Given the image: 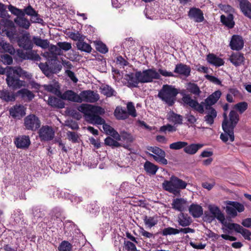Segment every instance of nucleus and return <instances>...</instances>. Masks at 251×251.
<instances>
[{"mask_svg":"<svg viewBox=\"0 0 251 251\" xmlns=\"http://www.w3.org/2000/svg\"><path fill=\"white\" fill-rule=\"evenodd\" d=\"M244 45V42L241 36L235 34L231 37L229 46L232 50H240L243 48Z\"/></svg>","mask_w":251,"mask_h":251,"instance_id":"f3484780","label":"nucleus"},{"mask_svg":"<svg viewBox=\"0 0 251 251\" xmlns=\"http://www.w3.org/2000/svg\"><path fill=\"white\" fill-rule=\"evenodd\" d=\"M187 201L183 198L174 199L172 203V207L175 210L182 212L184 210V205Z\"/></svg>","mask_w":251,"mask_h":251,"instance_id":"2f4dec72","label":"nucleus"},{"mask_svg":"<svg viewBox=\"0 0 251 251\" xmlns=\"http://www.w3.org/2000/svg\"><path fill=\"white\" fill-rule=\"evenodd\" d=\"M188 183L178 177L172 176L169 180H164L162 188L176 196L179 195L180 190L186 188Z\"/></svg>","mask_w":251,"mask_h":251,"instance_id":"20e7f679","label":"nucleus"},{"mask_svg":"<svg viewBox=\"0 0 251 251\" xmlns=\"http://www.w3.org/2000/svg\"><path fill=\"white\" fill-rule=\"evenodd\" d=\"M47 101L48 105L53 108L62 109L65 107V102L62 100L55 97H49Z\"/></svg>","mask_w":251,"mask_h":251,"instance_id":"a878e982","label":"nucleus"},{"mask_svg":"<svg viewBox=\"0 0 251 251\" xmlns=\"http://www.w3.org/2000/svg\"><path fill=\"white\" fill-rule=\"evenodd\" d=\"M189 211L194 218H199L203 214L202 207L198 204H191L189 207Z\"/></svg>","mask_w":251,"mask_h":251,"instance_id":"c756f323","label":"nucleus"},{"mask_svg":"<svg viewBox=\"0 0 251 251\" xmlns=\"http://www.w3.org/2000/svg\"><path fill=\"white\" fill-rule=\"evenodd\" d=\"M80 96L82 99V101L92 103L97 101L100 99L99 94L91 90L82 91Z\"/></svg>","mask_w":251,"mask_h":251,"instance_id":"a211bd4d","label":"nucleus"},{"mask_svg":"<svg viewBox=\"0 0 251 251\" xmlns=\"http://www.w3.org/2000/svg\"><path fill=\"white\" fill-rule=\"evenodd\" d=\"M77 49L81 51L87 53H90L92 50V48L90 44L85 42L84 39L76 43Z\"/></svg>","mask_w":251,"mask_h":251,"instance_id":"37998d69","label":"nucleus"},{"mask_svg":"<svg viewBox=\"0 0 251 251\" xmlns=\"http://www.w3.org/2000/svg\"><path fill=\"white\" fill-rule=\"evenodd\" d=\"M207 111L206 115L204 116V119L206 123L211 126L213 124L214 119L217 116L216 110L213 107H205Z\"/></svg>","mask_w":251,"mask_h":251,"instance_id":"412c9836","label":"nucleus"},{"mask_svg":"<svg viewBox=\"0 0 251 251\" xmlns=\"http://www.w3.org/2000/svg\"><path fill=\"white\" fill-rule=\"evenodd\" d=\"M96 50L100 53L105 54L108 51L106 46L101 41H97L95 43Z\"/></svg>","mask_w":251,"mask_h":251,"instance_id":"5fc2aeb1","label":"nucleus"},{"mask_svg":"<svg viewBox=\"0 0 251 251\" xmlns=\"http://www.w3.org/2000/svg\"><path fill=\"white\" fill-rule=\"evenodd\" d=\"M36 12V11L30 5H28L23 9V12L24 13L25 17V15L30 17L34 14H35Z\"/></svg>","mask_w":251,"mask_h":251,"instance_id":"0e129e2a","label":"nucleus"},{"mask_svg":"<svg viewBox=\"0 0 251 251\" xmlns=\"http://www.w3.org/2000/svg\"><path fill=\"white\" fill-rule=\"evenodd\" d=\"M116 140L125 142L126 143H130L133 142L134 138L133 136L129 133L123 131L120 134L118 133V136L115 138Z\"/></svg>","mask_w":251,"mask_h":251,"instance_id":"f704fd0d","label":"nucleus"},{"mask_svg":"<svg viewBox=\"0 0 251 251\" xmlns=\"http://www.w3.org/2000/svg\"><path fill=\"white\" fill-rule=\"evenodd\" d=\"M14 143L18 149H27L30 144L29 137L27 135L19 136L15 138Z\"/></svg>","mask_w":251,"mask_h":251,"instance_id":"aec40b11","label":"nucleus"},{"mask_svg":"<svg viewBox=\"0 0 251 251\" xmlns=\"http://www.w3.org/2000/svg\"><path fill=\"white\" fill-rule=\"evenodd\" d=\"M144 169L147 174L151 176L156 174L159 168L149 161H146L144 164Z\"/></svg>","mask_w":251,"mask_h":251,"instance_id":"c9c22d12","label":"nucleus"},{"mask_svg":"<svg viewBox=\"0 0 251 251\" xmlns=\"http://www.w3.org/2000/svg\"><path fill=\"white\" fill-rule=\"evenodd\" d=\"M140 83H146L153 82L154 79H160L161 76L154 68L148 69L142 72L139 71L137 74Z\"/></svg>","mask_w":251,"mask_h":251,"instance_id":"0eeeda50","label":"nucleus"},{"mask_svg":"<svg viewBox=\"0 0 251 251\" xmlns=\"http://www.w3.org/2000/svg\"><path fill=\"white\" fill-rule=\"evenodd\" d=\"M229 60L237 67L244 63L245 57L244 54L241 52L233 53L230 56Z\"/></svg>","mask_w":251,"mask_h":251,"instance_id":"bb28decb","label":"nucleus"},{"mask_svg":"<svg viewBox=\"0 0 251 251\" xmlns=\"http://www.w3.org/2000/svg\"><path fill=\"white\" fill-rule=\"evenodd\" d=\"M226 226L229 230L234 229L238 233H240L244 237V238L247 240H251V232L248 229L243 228L242 226L238 224L231 223L228 224Z\"/></svg>","mask_w":251,"mask_h":251,"instance_id":"2eb2a0df","label":"nucleus"},{"mask_svg":"<svg viewBox=\"0 0 251 251\" xmlns=\"http://www.w3.org/2000/svg\"><path fill=\"white\" fill-rule=\"evenodd\" d=\"M41 59L40 55L34 51L31 50L27 52L26 60H30L32 61H39Z\"/></svg>","mask_w":251,"mask_h":251,"instance_id":"13d9d810","label":"nucleus"},{"mask_svg":"<svg viewBox=\"0 0 251 251\" xmlns=\"http://www.w3.org/2000/svg\"><path fill=\"white\" fill-rule=\"evenodd\" d=\"M32 215L34 222H37L39 219L42 218L45 215L44 210L38 206L33 207L32 208Z\"/></svg>","mask_w":251,"mask_h":251,"instance_id":"a19ab883","label":"nucleus"},{"mask_svg":"<svg viewBox=\"0 0 251 251\" xmlns=\"http://www.w3.org/2000/svg\"><path fill=\"white\" fill-rule=\"evenodd\" d=\"M72 245L67 241H63L58 247L59 251H71Z\"/></svg>","mask_w":251,"mask_h":251,"instance_id":"603ef678","label":"nucleus"},{"mask_svg":"<svg viewBox=\"0 0 251 251\" xmlns=\"http://www.w3.org/2000/svg\"><path fill=\"white\" fill-rule=\"evenodd\" d=\"M118 140H115L111 137H107L104 140V143L106 146L111 147L112 148L119 147L121 145L119 143Z\"/></svg>","mask_w":251,"mask_h":251,"instance_id":"8fccbe9b","label":"nucleus"},{"mask_svg":"<svg viewBox=\"0 0 251 251\" xmlns=\"http://www.w3.org/2000/svg\"><path fill=\"white\" fill-rule=\"evenodd\" d=\"M17 96L20 97L22 99L30 101L35 97V95L30 90L26 88L21 89L16 93Z\"/></svg>","mask_w":251,"mask_h":251,"instance_id":"c85d7f7f","label":"nucleus"},{"mask_svg":"<svg viewBox=\"0 0 251 251\" xmlns=\"http://www.w3.org/2000/svg\"><path fill=\"white\" fill-rule=\"evenodd\" d=\"M148 150L154 154L149 153L150 157L163 165L167 164L168 161L165 158L166 153L164 151L157 147H149Z\"/></svg>","mask_w":251,"mask_h":251,"instance_id":"9d476101","label":"nucleus"},{"mask_svg":"<svg viewBox=\"0 0 251 251\" xmlns=\"http://www.w3.org/2000/svg\"><path fill=\"white\" fill-rule=\"evenodd\" d=\"M62 100H67L68 101L81 103L82 102V99L80 95L75 93L71 90H68L65 91L63 94L59 96Z\"/></svg>","mask_w":251,"mask_h":251,"instance_id":"dca6fc26","label":"nucleus"},{"mask_svg":"<svg viewBox=\"0 0 251 251\" xmlns=\"http://www.w3.org/2000/svg\"><path fill=\"white\" fill-rule=\"evenodd\" d=\"M30 22L32 23H38L42 24L43 20L40 18V15L36 11L35 14H34L32 16H30Z\"/></svg>","mask_w":251,"mask_h":251,"instance_id":"69168bd1","label":"nucleus"},{"mask_svg":"<svg viewBox=\"0 0 251 251\" xmlns=\"http://www.w3.org/2000/svg\"><path fill=\"white\" fill-rule=\"evenodd\" d=\"M16 97V93L11 92L8 89H3L0 90V98L6 102L15 101Z\"/></svg>","mask_w":251,"mask_h":251,"instance_id":"4be33fe9","label":"nucleus"},{"mask_svg":"<svg viewBox=\"0 0 251 251\" xmlns=\"http://www.w3.org/2000/svg\"><path fill=\"white\" fill-rule=\"evenodd\" d=\"M224 120L222 123V128L224 133L220 135V139L224 143H226L228 138L230 142L234 140V129L239 121V115L234 110H231L229 114V119L226 113L223 114Z\"/></svg>","mask_w":251,"mask_h":251,"instance_id":"7ed1b4c3","label":"nucleus"},{"mask_svg":"<svg viewBox=\"0 0 251 251\" xmlns=\"http://www.w3.org/2000/svg\"><path fill=\"white\" fill-rule=\"evenodd\" d=\"M0 61L4 65H9L13 63V58L9 54L3 53L0 55Z\"/></svg>","mask_w":251,"mask_h":251,"instance_id":"de8ad7c7","label":"nucleus"},{"mask_svg":"<svg viewBox=\"0 0 251 251\" xmlns=\"http://www.w3.org/2000/svg\"><path fill=\"white\" fill-rule=\"evenodd\" d=\"M16 73L17 71H14L12 67H9L6 71V82L8 87L12 90L20 89L24 86L25 81L20 80Z\"/></svg>","mask_w":251,"mask_h":251,"instance_id":"423d86ee","label":"nucleus"},{"mask_svg":"<svg viewBox=\"0 0 251 251\" xmlns=\"http://www.w3.org/2000/svg\"><path fill=\"white\" fill-rule=\"evenodd\" d=\"M188 143L184 141H177L169 145V148L171 150H178L182 148L184 149V147L187 145Z\"/></svg>","mask_w":251,"mask_h":251,"instance_id":"09e8293b","label":"nucleus"},{"mask_svg":"<svg viewBox=\"0 0 251 251\" xmlns=\"http://www.w3.org/2000/svg\"><path fill=\"white\" fill-rule=\"evenodd\" d=\"M18 46L25 50H31L33 43L30 39V33L28 32L22 34L17 40Z\"/></svg>","mask_w":251,"mask_h":251,"instance_id":"9b49d317","label":"nucleus"},{"mask_svg":"<svg viewBox=\"0 0 251 251\" xmlns=\"http://www.w3.org/2000/svg\"><path fill=\"white\" fill-rule=\"evenodd\" d=\"M178 93V90L175 86L164 84L159 91L157 97L169 106H172L175 103L176 97Z\"/></svg>","mask_w":251,"mask_h":251,"instance_id":"39448f33","label":"nucleus"},{"mask_svg":"<svg viewBox=\"0 0 251 251\" xmlns=\"http://www.w3.org/2000/svg\"><path fill=\"white\" fill-rule=\"evenodd\" d=\"M208 209L215 218H216L220 222L223 223L225 221V216L218 206L209 205Z\"/></svg>","mask_w":251,"mask_h":251,"instance_id":"cd10ccee","label":"nucleus"},{"mask_svg":"<svg viewBox=\"0 0 251 251\" xmlns=\"http://www.w3.org/2000/svg\"><path fill=\"white\" fill-rule=\"evenodd\" d=\"M77 109L83 114L87 122L93 125H102L103 129L106 134L111 135L115 139L118 136V132L110 125L106 124L105 120L99 116L104 113L103 108L99 106L83 103Z\"/></svg>","mask_w":251,"mask_h":251,"instance_id":"f257e3e1","label":"nucleus"},{"mask_svg":"<svg viewBox=\"0 0 251 251\" xmlns=\"http://www.w3.org/2000/svg\"><path fill=\"white\" fill-rule=\"evenodd\" d=\"M203 147L201 144H191L184 147V151L189 154L193 155L195 154L198 151Z\"/></svg>","mask_w":251,"mask_h":251,"instance_id":"ea45409f","label":"nucleus"},{"mask_svg":"<svg viewBox=\"0 0 251 251\" xmlns=\"http://www.w3.org/2000/svg\"><path fill=\"white\" fill-rule=\"evenodd\" d=\"M125 249L127 251H137L135 245L129 241H124Z\"/></svg>","mask_w":251,"mask_h":251,"instance_id":"338daca9","label":"nucleus"},{"mask_svg":"<svg viewBox=\"0 0 251 251\" xmlns=\"http://www.w3.org/2000/svg\"><path fill=\"white\" fill-rule=\"evenodd\" d=\"M24 125L26 129L35 131L40 128L41 121L35 115L29 114L25 118Z\"/></svg>","mask_w":251,"mask_h":251,"instance_id":"6e6552de","label":"nucleus"},{"mask_svg":"<svg viewBox=\"0 0 251 251\" xmlns=\"http://www.w3.org/2000/svg\"><path fill=\"white\" fill-rule=\"evenodd\" d=\"M57 45L59 47L61 50L65 51L70 50L72 48V45L71 43L66 42H59L57 43Z\"/></svg>","mask_w":251,"mask_h":251,"instance_id":"680f3d73","label":"nucleus"},{"mask_svg":"<svg viewBox=\"0 0 251 251\" xmlns=\"http://www.w3.org/2000/svg\"><path fill=\"white\" fill-rule=\"evenodd\" d=\"M226 210L227 214L234 218L237 216V212L241 213L244 211V205L236 201H227Z\"/></svg>","mask_w":251,"mask_h":251,"instance_id":"1a4fd4ad","label":"nucleus"},{"mask_svg":"<svg viewBox=\"0 0 251 251\" xmlns=\"http://www.w3.org/2000/svg\"><path fill=\"white\" fill-rule=\"evenodd\" d=\"M14 22L18 26L25 29H28L31 25L30 21L25 18L24 14L23 16L15 18Z\"/></svg>","mask_w":251,"mask_h":251,"instance_id":"473e14b6","label":"nucleus"},{"mask_svg":"<svg viewBox=\"0 0 251 251\" xmlns=\"http://www.w3.org/2000/svg\"><path fill=\"white\" fill-rule=\"evenodd\" d=\"M177 222L179 226L183 227H186L191 224L192 220L188 214L180 212L178 215Z\"/></svg>","mask_w":251,"mask_h":251,"instance_id":"b1692460","label":"nucleus"},{"mask_svg":"<svg viewBox=\"0 0 251 251\" xmlns=\"http://www.w3.org/2000/svg\"><path fill=\"white\" fill-rule=\"evenodd\" d=\"M170 121L173 122L175 125H181L182 124V116L180 115L172 112L169 118Z\"/></svg>","mask_w":251,"mask_h":251,"instance_id":"3c124183","label":"nucleus"},{"mask_svg":"<svg viewBox=\"0 0 251 251\" xmlns=\"http://www.w3.org/2000/svg\"><path fill=\"white\" fill-rule=\"evenodd\" d=\"M240 7L244 15L251 19V3L248 0H238Z\"/></svg>","mask_w":251,"mask_h":251,"instance_id":"5701e85b","label":"nucleus"},{"mask_svg":"<svg viewBox=\"0 0 251 251\" xmlns=\"http://www.w3.org/2000/svg\"><path fill=\"white\" fill-rule=\"evenodd\" d=\"M191 71V67L182 63H179L176 65L174 73L180 77H188L190 75Z\"/></svg>","mask_w":251,"mask_h":251,"instance_id":"4468645a","label":"nucleus"},{"mask_svg":"<svg viewBox=\"0 0 251 251\" xmlns=\"http://www.w3.org/2000/svg\"><path fill=\"white\" fill-rule=\"evenodd\" d=\"M0 47H1L5 52H8L10 54H14L15 52L13 47L3 40L0 41Z\"/></svg>","mask_w":251,"mask_h":251,"instance_id":"49530a36","label":"nucleus"},{"mask_svg":"<svg viewBox=\"0 0 251 251\" xmlns=\"http://www.w3.org/2000/svg\"><path fill=\"white\" fill-rule=\"evenodd\" d=\"M180 94L182 96V100L184 104L189 106L200 114L204 113V106L212 107L211 106L217 102L222 95L221 91L217 90L205 99L204 101L199 103L196 99H192L190 95L186 94L182 92Z\"/></svg>","mask_w":251,"mask_h":251,"instance_id":"f03ea898","label":"nucleus"},{"mask_svg":"<svg viewBox=\"0 0 251 251\" xmlns=\"http://www.w3.org/2000/svg\"><path fill=\"white\" fill-rule=\"evenodd\" d=\"M26 108L22 104H16L9 109L10 115L14 119L20 120L25 115Z\"/></svg>","mask_w":251,"mask_h":251,"instance_id":"ddd939ff","label":"nucleus"},{"mask_svg":"<svg viewBox=\"0 0 251 251\" xmlns=\"http://www.w3.org/2000/svg\"><path fill=\"white\" fill-rule=\"evenodd\" d=\"M206 59L208 63L215 66L219 67L224 64V61L222 58L217 57L214 54L210 53L207 55Z\"/></svg>","mask_w":251,"mask_h":251,"instance_id":"4c0bfd02","label":"nucleus"},{"mask_svg":"<svg viewBox=\"0 0 251 251\" xmlns=\"http://www.w3.org/2000/svg\"><path fill=\"white\" fill-rule=\"evenodd\" d=\"M43 86L44 89L48 92L52 93L58 97L61 95L60 86L58 82H55L51 84H44Z\"/></svg>","mask_w":251,"mask_h":251,"instance_id":"72a5a7b5","label":"nucleus"},{"mask_svg":"<svg viewBox=\"0 0 251 251\" xmlns=\"http://www.w3.org/2000/svg\"><path fill=\"white\" fill-rule=\"evenodd\" d=\"M143 221L145 225L151 228L157 224V220L154 217H148L145 215L143 217Z\"/></svg>","mask_w":251,"mask_h":251,"instance_id":"a18cd8bd","label":"nucleus"},{"mask_svg":"<svg viewBox=\"0 0 251 251\" xmlns=\"http://www.w3.org/2000/svg\"><path fill=\"white\" fill-rule=\"evenodd\" d=\"M234 108L242 114L248 108V103L246 102H240L234 105Z\"/></svg>","mask_w":251,"mask_h":251,"instance_id":"bf43d9fd","label":"nucleus"},{"mask_svg":"<svg viewBox=\"0 0 251 251\" xmlns=\"http://www.w3.org/2000/svg\"><path fill=\"white\" fill-rule=\"evenodd\" d=\"M8 9L11 14L16 16V17L23 16L24 13L23 12V9L18 8L11 4L8 6Z\"/></svg>","mask_w":251,"mask_h":251,"instance_id":"864d4df0","label":"nucleus"},{"mask_svg":"<svg viewBox=\"0 0 251 251\" xmlns=\"http://www.w3.org/2000/svg\"><path fill=\"white\" fill-rule=\"evenodd\" d=\"M32 40L37 46L42 49H46L49 47L50 42L47 39H42L39 37L33 36Z\"/></svg>","mask_w":251,"mask_h":251,"instance_id":"79ce46f5","label":"nucleus"},{"mask_svg":"<svg viewBox=\"0 0 251 251\" xmlns=\"http://www.w3.org/2000/svg\"><path fill=\"white\" fill-rule=\"evenodd\" d=\"M139 234L146 238H155L154 234L152 233L146 231L143 227L139 226Z\"/></svg>","mask_w":251,"mask_h":251,"instance_id":"052dcab7","label":"nucleus"},{"mask_svg":"<svg viewBox=\"0 0 251 251\" xmlns=\"http://www.w3.org/2000/svg\"><path fill=\"white\" fill-rule=\"evenodd\" d=\"M80 105L78 106L77 108H78V107ZM77 110L78 111H77V110L74 109H70L69 111V114L73 118L76 119L77 120H79L82 118V116H81V114L80 113V111H79L78 110V109H77ZM81 113H82V112H81Z\"/></svg>","mask_w":251,"mask_h":251,"instance_id":"e2e57ef3","label":"nucleus"},{"mask_svg":"<svg viewBox=\"0 0 251 251\" xmlns=\"http://www.w3.org/2000/svg\"><path fill=\"white\" fill-rule=\"evenodd\" d=\"M186 89L188 92L194 95L195 98L200 96L201 93L198 84L195 83L188 82L187 84Z\"/></svg>","mask_w":251,"mask_h":251,"instance_id":"e433bc0d","label":"nucleus"},{"mask_svg":"<svg viewBox=\"0 0 251 251\" xmlns=\"http://www.w3.org/2000/svg\"><path fill=\"white\" fill-rule=\"evenodd\" d=\"M101 93L107 97L116 96L117 95V92L108 85H105L101 88Z\"/></svg>","mask_w":251,"mask_h":251,"instance_id":"c03bdc74","label":"nucleus"},{"mask_svg":"<svg viewBox=\"0 0 251 251\" xmlns=\"http://www.w3.org/2000/svg\"><path fill=\"white\" fill-rule=\"evenodd\" d=\"M163 236H167L171 235H176L178 234V229L172 227H168L164 228L161 232Z\"/></svg>","mask_w":251,"mask_h":251,"instance_id":"6e6d98bb","label":"nucleus"},{"mask_svg":"<svg viewBox=\"0 0 251 251\" xmlns=\"http://www.w3.org/2000/svg\"><path fill=\"white\" fill-rule=\"evenodd\" d=\"M188 16L196 23L202 22L204 20L203 13L199 8H191L188 12Z\"/></svg>","mask_w":251,"mask_h":251,"instance_id":"6ab92c4d","label":"nucleus"},{"mask_svg":"<svg viewBox=\"0 0 251 251\" xmlns=\"http://www.w3.org/2000/svg\"><path fill=\"white\" fill-rule=\"evenodd\" d=\"M127 113H128V116L129 115L133 117H136L137 116L136 111L132 102H128L127 103Z\"/></svg>","mask_w":251,"mask_h":251,"instance_id":"4d7b16f0","label":"nucleus"},{"mask_svg":"<svg viewBox=\"0 0 251 251\" xmlns=\"http://www.w3.org/2000/svg\"><path fill=\"white\" fill-rule=\"evenodd\" d=\"M120 191L125 194H128L130 191L129 184L128 182H123L120 187Z\"/></svg>","mask_w":251,"mask_h":251,"instance_id":"774afa93","label":"nucleus"},{"mask_svg":"<svg viewBox=\"0 0 251 251\" xmlns=\"http://www.w3.org/2000/svg\"><path fill=\"white\" fill-rule=\"evenodd\" d=\"M233 18V15L231 14H228L227 16L222 15L220 17L221 23L228 29H231L234 26L235 22Z\"/></svg>","mask_w":251,"mask_h":251,"instance_id":"7c9ffc66","label":"nucleus"},{"mask_svg":"<svg viewBox=\"0 0 251 251\" xmlns=\"http://www.w3.org/2000/svg\"><path fill=\"white\" fill-rule=\"evenodd\" d=\"M38 133L41 141H50L54 137V131L51 126H42L39 129Z\"/></svg>","mask_w":251,"mask_h":251,"instance_id":"f8f14e48","label":"nucleus"},{"mask_svg":"<svg viewBox=\"0 0 251 251\" xmlns=\"http://www.w3.org/2000/svg\"><path fill=\"white\" fill-rule=\"evenodd\" d=\"M114 114L117 120H125L128 117V113L126 108L122 106H117L114 111Z\"/></svg>","mask_w":251,"mask_h":251,"instance_id":"58836bf2","label":"nucleus"},{"mask_svg":"<svg viewBox=\"0 0 251 251\" xmlns=\"http://www.w3.org/2000/svg\"><path fill=\"white\" fill-rule=\"evenodd\" d=\"M139 71L136 72L135 74L130 73L126 75V79L127 81L129 86L132 87H137L140 80L139 77H138L137 74Z\"/></svg>","mask_w":251,"mask_h":251,"instance_id":"393cba45","label":"nucleus"}]
</instances>
